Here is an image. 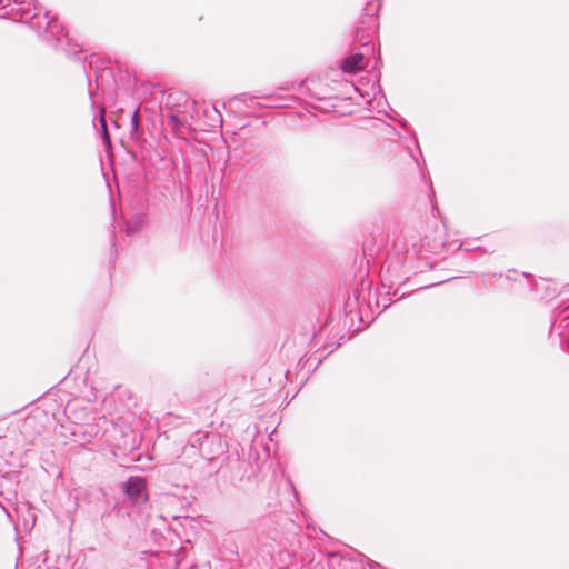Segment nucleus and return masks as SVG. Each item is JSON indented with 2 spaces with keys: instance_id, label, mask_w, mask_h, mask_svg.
Returning <instances> with one entry per match:
<instances>
[{
  "instance_id": "16",
  "label": "nucleus",
  "mask_w": 569,
  "mask_h": 569,
  "mask_svg": "<svg viewBox=\"0 0 569 569\" xmlns=\"http://www.w3.org/2000/svg\"><path fill=\"white\" fill-rule=\"evenodd\" d=\"M366 11L370 12V11H373V9L370 8V4H368L367 8H366Z\"/></svg>"
},
{
  "instance_id": "8",
  "label": "nucleus",
  "mask_w": 569,
  "mask_h": 569,
  "mask_svg": "<svg viewBox=\"0 0 569 569\" xmlns=\"http://www.w3.org/2000/svg\"><path fill=\"white\" fill-rule=\"evenodd\" d=\"M14 7L13 0H0V18L10 20Z\"/></svg>"
},
{
  "instance_id": "1",
  "label": "nucleus",
  "mask_w": 569,
  "mask_h": 569,
  "mask_svg": "<svg viewBox=\"0 0 569 569\" xmlns=\"http://www.w3.org/2000/svg\"><path fill=\"white\" fill-rule=\"evenodd\" d=\"M13 4L10 20L30 26L49 43L61 41L63 27L48 11L37 8L33 0H13Z\"/></svg>"
},
{
  "instance_id": "12",
  "label": "nucleus",
  "mask_w": 569,
  "mask_h": 569,
  "mask_svg": "<svg viewBox=\"0 0 569 569\" xmlns=\"http://www.w3.org/2000/svg\"><path fill=\"white\" fill-rule=\"evenodd\" d=\"M256 98H257L256 96H251L250 93L244 92V93L234 96L232 99L241 101V102H247V101H252Z\"/></svg>"
},
{
  "instance_id": "4",
  "label": "nucleus",
  "mask_w": 569,
  "mask_h": 569,
  "mask_svg": "<svg viewBox=\"0 0 569 569\" xmlns=\"http://www.w3.org/2000/svg\"><path fill=\"white\" fill-rule=\"evenodd\" d=\"M193 118V103L186 101L183 110H170L167 114L168 124L172 126L173 129L179 130L190 126V121Z\"/></svg>"
},
{
  "instance_id": "7",
  "label": "nucleus",
  "mask_w": 569,
  "mask_h": 569,
  "mask_svg": "<svg viewBox=\"0 0 569 569\" xmlns=\"http://www.w3.org/2000/svg\"><path fill=\"white\" fill-rule=\"evenodd\" d=\"M276 547L277 543L273 538L260 537L258 538L257 553H259L263 559H272L276 551Z\"/></svg>"
},
{
  "instance_id": "11",
  "label": "nucleus",
  "mask_w": 569,
  "mask_h": 569,
  "mask_svg": "<svg viewBox=\"0 0 569 569\" xmlns=\"http://www.w3.org/2000/svg\"><path fill=\"white\" fill-rule=\"evenodd\" d=\"M99 113V129L97 128V130L104 131L108 129L104 108H100Z\"/></svg>"
},
{
  "instance_id": "3",
  "label": "nucleus",
  "mask_w": 569,
  "mask_h": 569,
  "mask_svg": "<svg viewBox=\"0 0 569 569\" xmlns=\"http://www.w3.org/2000/svg\"><path fill=\"white\" fill-rule=\"evenodd\" d=\"M122 489L127 497L134 502L147 499V481L141 476L129 477L123 482Z\"/></svg>"
},
{
  "instance_id": "2",
  "label": "nucleus",
  "mask_w": 569,
  "mask_h": 569,
  "mask_svg": "<svg viewBox=\"0 0 569 569\" xmlns=\"http://www.w3.org/2000/svg\"><path fill=\"white\" fill-rule=\"evenodd\" d=\"M551 331L558 333L562 348L569 352V305L555 310Z\"/></svg>"
},
{
  "instance_id": "6",
  "label": "nucleus",
  "mask_w": 569,
  "mask_h": 569,
  "mask_svg": "<svg viewBox=\"0 0 569 569\" xmlns=\"http://www.w3.org/2000/svg\"><path fill=\"white\" fill-rule=\"evenodd\" d=\"M363 68V54L359 52L349 56L341 62V69L347 73H353Z\"/></svg>"
},
{
  "instance_id": "14",
  "label": "nucleus",
  "mask_w": 569,
  "mask_h": 569,
  "mask_svg": "<svg viewBox=\"0 0 569 569\" xmlns=\"http://www.w3.org/2000/svg\"><path fill=\"white\" fill-rule=\"evenodd\" d=\"M134 231H136V230H134V229H131V227H130V226H128V227H127V233H128V234H131V233H133Z\"/></svg>"
},
{
  "instance_id": "10",
  "label": "nucleus",
  "mask_w": 569,
  "mask_h": 569,
  "mask_svg": "<svg viewBox=\"0 0 569 569\" xmlns=\"http://www.w3.org/2000/svg\"><path fill=\"white\" fill-rule=\"evenodd\" d=\"M130 126H131V129H130L131 134L138 132L139 126H140V116H139L138 109H136L133 111V113L131 114Z\"/></svg>"
},
{
  "instance_id": "5",
  "label": "nucleus",
  "mask_w": 569,
  "mask_h": 569,
  "mask_svg": "<svg viewBox=\"0 0 569 569\" xmlns=\"http://www.w3.org/2000/svg\"><path fill=\"white\" fill-rule=\"evenodd\" d=\"M200 452L204 459H207L209 462H212L218 458V456L224 452V448L222 441L219 438L207 437L206 440L201 442Z\"/></svg>"
},
{
  "instance_id": "13",
  "label": "nucleus",
  "mask_w": 569,
  "mask_h": 569,
  "mask_svg": "<svg viewBox=\"0 0 569 569\" xmlns=\"http://www.w3.org/2000/svg\"><path fill=\"white\" fill-rule=\"evenodd\" d=\"M101 138L106 147H109L111 144L110 136L108 132V129L104 131H101Z\"/></svg>"
},
{
  "instance_id": "9",
  "label": "nucleus",
  "mask_w": 569,
  "mask_h": 569,
  "mask_svg": "<svg viewBox=\"0 0 569 569\" xmlns=\"http://www.w3.org/2000/svg\"><path fill=\"white\" fill-rule=\"evenodd\" d=\"M533 289L537 292H539L540 290L543 289L546 292L541 297L545 299L552 298L553 296H556V292H557V290L555 288L550 289V284L546 280H542L541 283H536Z\"/></svg>"
},
{
  "instance_id": "15",
  "label": "nucleus",
  "mask_w": 569,
  "mask_h": 569,
  "mask_svg": "<svg viewBox=\"0 0 569 569\" xmlns=\"http://www.w3.org/2000/svg\"><path fill=\"white\" fill-rule=\"evenodd\" d=\"M90 100H91L92 107H94V100H93L92 92H90Z\"/></svg>"
}]
</instances>
